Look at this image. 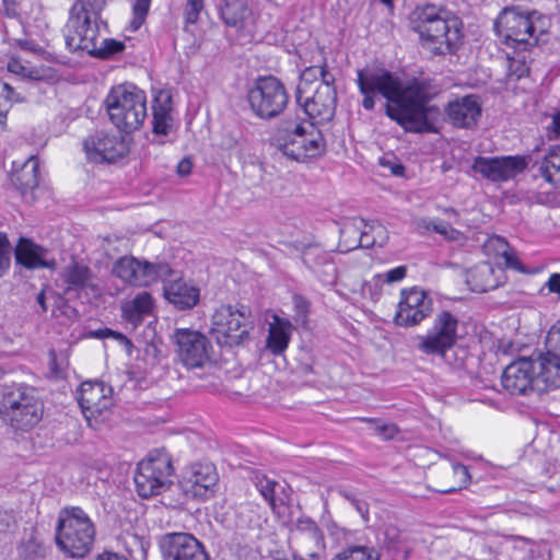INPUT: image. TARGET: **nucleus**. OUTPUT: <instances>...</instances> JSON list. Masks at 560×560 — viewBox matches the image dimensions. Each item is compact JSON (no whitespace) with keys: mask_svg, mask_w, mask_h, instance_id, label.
Instances as JSON below:
<instances>
[{"mask_svg":"<svg viewBox=\"0 0 560 560\" xmlns=\"http://www.w3.org/2000/svg\"><path fill=\"white\" fill-rule=\"evenodd\" d=\"M357 83L364 96L362 106L372 110L374 95L386 98L385 113L407 132H438L441 112L430 102L436 96L438 89L428 78H412L402 83L390 71L377 68H364L357 71Z\"/></svg>","mask_w":560,"mask_h":560,"instance_id":"nucleus-1","label":"nucleus"},{"mask_svg":"<svg viewBox=\"0 0 560 560\" xmlns=\"http://www.w3.org/2000/svg\"><path fill=\"white\" fill-rule=\"evenodd\" d=\"M107 0H75L69 11V19L65 26V40L72 50H83L89 55L102 59L109 58L125 49L124 42L113 38H103L107 32V23L102 12Z\"/></svg>","mask_w":560,"mask_h":560,"instance_id":"nucleus-2","label":"nucleus"},{"mask_svg":"<svg viewBox=\"0 0 560 560\" xmlns=\"http://www.w3.org/2000/svg\"><path fill=\"white\" fill-rule=\"evenodd\" d=\"M410 27L423 48L434 55L452 52L460 39V22L432 3L417 5L410 14Z\"/></svg>","mask_w":560,"mask_h":560,"instance_id":"nucleus-3","label":"nucleus"},{"mask_svg":"<svg viewBox=\"0 0 560 560\" xmlns=\"http://www.w3.org/2000/svg\"><path fill=\"white\" fill-rule=\"evenodd\" d=\"M546 26L542 14L518 7L504 8L494 22V31L504 44L523 49L537 44L538 34H544Z\"/></svg>","mask_w":560,"mask_h":560,"instance_id":"nucleus-4","label":"nucleus"},{"mask_svg":"<svg viewBox=\"0 0 560 560\" xmlns=\"http://www.w3.org/2000/svg\"><path fill=\"white\" fill-rule=\"evenodd\" d=\"M95 527L89 515L79 506L63 508L56 527V544L73 558H82L91 550Z\"/></svg>","mask_w":560,"mask_h":560,"instance_id":"nucleus-5","label":"nucleus"},{"mask_svg":"<svg viewBox=\"0 0 560 560\" xmlns=\"http://www.w3.org/2000/svg\"><path fill=\"white\" fill-rule=\"evenodd\" d=\"M2 420L15 430L27 431L43 417V404L35 388L25 384L4 386L0 402Z\"/></svg>","mask_w":560,"mask_h":560,"instance_id":"nucleus-6","label":"nucleus"},{"mask_svg":"<svg viewBox=\"0 0 560 560\" xmlns=\"http://www.w3.org/2000/svg\"><path fill=\"white\" fill-rule=\"evenodd\" d=\"M110 121L121 131L139 129L147 117V97L132 84H121L110 90L105 100Z\"/></svg>","mask_w":560,"mask_h":560,"instance_id":"nucleus-7","label":"nucleus"},{"mask_svg":"<svg viewBox=\"0 0 560 560\" xmlns=\"http://www.w3.org/2000/svg\"><path fill=\"white\" fill-rule=\"evenodd\" d=\"M278 150L296 162L320 156L326 149L325 139L314 124H296L292 129H279L276 136Z\"/></svg>","mask_w":560,"mask_h":560,"instance_id":"nucleus-8","label":"nucleus"},{"mask_svg":"<svg viewBox=\"0 0 560 560\" xmlns=\"http://www.w3.org/2000/svg\"><path fill=\"white\" fill-rule=\"evenodd\" d=\"M248 307L221 305L211 318L210 334L217 343L225 347H235L248 338L250 323Z\"/></svg>","mask_w":560,"mask_h":560,"instance_id":"nucleus-9","label":"nucleus"},{"mask_svg":"<svg viewBox=\"0 0 560 560\" xmlns=\"http://www.w3.org/2000/svg\"><path fill=\"white\" fill-rule=\"evenodd\" d=\"M174 471L171 456L165 451H154L138 464L135 474L137 492L142 498L158 495L170 488Z\"/></svg>","mask_w":560,"mask_h":560,"instance_id":"nucleus-10","label":"nucleus"},{"mask_svg":"<svg viewBox=\"0 0 560 560\" xmlns=\"http://www.w3.org/2000/svg\"><path fill=\"white\" fill-rule=\"evenodd\" d=\"M459 320L450 311L439 312L425 335L417 336L416 348L427 355H438L446 360L447 352L456 345Z\"/></svg>","mask_w":560,"mask_h":560,"instance_id":"nucleus-11","label":"nucleus"},{"mask_svg":"<svg viewBox=\"0 0 560 560\" xmlns=\"http://www.w3.org/2000/svg\"><path fill=\"white\" fill-rule=\"evenodd\" d=\"M247 100L257 117L272 119L284 110L289 95L283 83L276 77L269 75L256 80L248 91Z\"/></svg>","mask_w":560,"mask_h":560,"instance_id":"nucleus-12","label":"nucleus"},{"mask_svg":"<svg viewBox=\"0 0 560 560\" xmlns=\"http://www.w3.org/2000/svg\"><path fill=\"white\" fill-rule=\"evenodd\" d=\"M334 83L335 77L331 73H324L323 80H316L312 89L298 85L296 103L310 118L324 121L334 117L337 105Z\"/></svg>","mask_w":560,"mask_h":560,"instance_id":"nucleus-13","label":"nucleus"},{"mask_svg":"<svg viewBox=\"0 0 560 560\" xmlns=\"http://www.w3.org/2000/svg\"><path fill=\"white\" fill-rule=\"evenodd\" d=\"M112 273L126 284L147 287L158 280H165L172 273V268L167 264H153L126 255L114 262Z\"/></svg>","mask_w":560,"mask_h":560,"instance_id":"nucleus-14","label":"nucleus"},{"mask_svg":"<svg viewBox=\"0 0 560 560\" xmlns=\"http://www.w3.org/2000/svg\"><path fill=\"white\" fill-rule=\"evenodd\" d=\"M529 162L530 156L526 155L477 156L472 162L471 170L483 179L501 183L513 179L523 173Z\"/></svg>","mask_w":560,"mask_h":560,"instance_id":"nucleus-15","label":"nucleus"},{"mask_svg":"<svg viewBox=\"0 0 560 560\" xmlns=\"http://www.w3.org/2000/svg\"><path fill=\"white\" fill-rule=\"evenodd\" d=\"M173 341L179 361L188 369L201 368L209 361L212 346L202 332L177 328L173 334Z\"/></svg>","mask_w":560,"mask_h":560,"instance_id":"nucleus-16","label":"nucleus"},{"mask_svg":"<svg viewBox=\"0 0 560 560\" xmlns=\"http://www.w3.org/2000/svg\"><path fill=\"white\" fill-rule=\"evenodd\" d=\"M89 161L94 163H114L129 152L128 142L122 136L97 131L83 142Z\"/></svg>","mask_w":560,"mask_h":560,"instance_id":"nucleus-17","label":"nucleus"},{"mask_svg":"<svg viewBox=\"0 0 560 560\" xmlns=\"http://www.w3.org/2000/svg\"><path fill=\"white\" fill-rule=\"evenodd\" d=\"M401 299L395 314V324L401 327L419 325L433 311V302L429 294L420 289L402 290Z\"/></svg>","mask_w":560,"mask_h":560,"instance_id":"nucleus-18","label":"nucleus"},{"mask_svg":"<svg viewBox=\"0 0 560 560\" xmlns=\"http://www.w3.org/2000/svg\"><path fill=\"white\" fill-rule=\"evenodd\" d=\"M78 402L91 424L92 419L97 420L114 406L113 388L104 382H83L78 392Z\"/></svg>","mask_w":560,"mask_h":560,"instance_id":"nucleus-19","label":"nucleus"},{"mask_svg":"<svg viewBox=\"0 0 560 560\" xmlns=\"http://www.w3.org/2000/svg\"><path fill=\"white\" fill-rule=\"evenodd\" d=\"M160 549L164 560H210L203 545L188 533L164 535Z\"/></svg>","mask_w":560,"mask_h":560,"instance_id":"nucleus-20","label":"nucleus"},{"mask_svg":"<svg viewBox=\"0 0 560 560\" xmlns=\"http://www.w3.org/2000/svg\"><path fill=\"white\" fill-rule=\"evenodd\" d=\"M215 467L209 463H196L183 474L180 487L186 495L206 499L213 493L218 483Z\"/></svg>","mask_w":560,"mask_h":560,"instance_id":"nucleus-21","label":"nucleus"},{"mask_svg":"<svg viewBox=\"0 0 560 560\" xmlns=\"http://www.w3.org/2000/svg\"><path fill=\"white\" fill-rule=\"evenodd\" d=\"M501 382L511 395H527L529 392H536L530 357H523L510 363L502 373Z\"/></svg>","mask_w":560,"mask_h":560,"instance_id":"nucleus-22","label":"nucleus"},{"mask_svg":"<svg viewBox=\"0 0 560 560\" xmlns=\"http://www.w3.org/2000/svg\"><path fill=\"white\" fill-rule=\"evenodd\" d=\"M482 107L479 96L475 94L456 97L448 102L445 114L448 121L456 128L471 129L481 117Z\"/></svg>","mask_w":560,"mask_h":560,"instance_id":"nucleus-23","label":"nucleus"},{"mask_svg":"<svg viewBox=\"0 0 560 560\" xmlns=\"http://www.w3.org/2000/svg\"><path fill=\"white\" fill-rule=\"evenodd\" d=\"M536 392L545 393L560 387V359L550 353L530 357Z\"/></svg>","mask_w":560,"mask_h":560,"instance_id":"nucleus-24","label":"nucleus"},{"mask_svg":"<svg viewBox=\"0 0 560 560\" xmlns=\"http://www.w3.org/2000/svg\"><path fill=\"white\" fill-rule=\"evenodd\" d=\"M174 271L166 277L164 284V295L166 300L178 310H188L194 307L199 301V289L182 278L172 279Z\"/></svg>","mask_w":560,"mask_h":560,"instance_id":"nucleus-25","label":"nucleus"},{"mask_svg":"<svg viewBox=\"0 0 560 560\" xmlns=\"http://www.w3.org/2000/svg\"><path fill=\"white\" fill-rule=\"evenodd\" d=\"M15 260L18 264L28 269L35 268H54L55 260L46 258L47 250L33 242L21 237L14 249Z\"/></svg>","mask_w":560,"mask_h":560,"instance_id":"nucleus-26","label":"nucleus"},{"mask_svg":"<svg viewBox=\"0 0 560 560\" xmlns=\"http://www.w3.org/2000/svg\"><path fill=\"white\" fill-rule=\"evenodd\" d=\"M441 475L440 488L435 489L440 493H452L466 488L470 482V475L465 465L454 463L434 471Z\"/></svg>","mask_w":560,"mask_h":560,"instance_id":"nucleus-27","label":"nucleus"},{"mask_svg":"<svg viewBox=\"0 0 560 560\" xmlns=\"http://www.w3.org/2000/svg\"><path fill=\"white\" fill-rule=\"evenodd\" d=\"M293 325L287 318L278 315L273 316V322L269 324L267 348L271 353L281 354L289 346Z\"/></svg>","mask_w":560,"mask_h":560,"instance_id":"nucleus-28","label":"nucleus"},{"mask_svg":"<svg viewBox=\"0 0 560 560\" xmlns=\"http://www.w3.org/2000/svg\"><path fill=\"white\" fill-rule=\"evenodd\" d=\"M153 307V300L150 293L143 291L138 293L132 300L122 303V317L132 325L142 322L145 315H149Z\"/></svg>","mask_w":560,"mask_h":560,"instance_id":"nucleus-29","label":"nucleus"},{"mask_svg":"<svg viewBox=\"0 0 560 560\" xmlns=\"http://www.w3.org/2000/svg\"><path fill=\"white\" fill-rule=\"evenodd\" d=\"M153 131L167 135L168 120L172 112V96L167 91H159L153 100Z\"/></svg>","mask_w":560,"mask_h":560,"instance_id":"nucleus-30","label":"nucleus"},{"mask_svg":"<svg viewBox=\"0 0 560 560\" xmlns=\"http://www.w3.org/2000/svg\"><path fill=\"white\" fill-rule=\"evenodd\" d=\"M296 538L303 535H313V548H303V553L307 557L320 559L325 551V537L323 532L311 518L299 520L295 528Z\"/></svg>","mask_w":560,"mask_h":560,"instance_id":"nucleus-31","label":"nucleus"},{"mask_svg":"<svg viewBox=\"0 0 560 560\" xmlns=\"http://www.w3.org/2000/svg\"><path fill=\"white\" fill-rule=\"evenodd\" d=\"M252 14L245 0H224L221 16L226 25L243 28Z\"/></svg>","mask_w":560,"mask_h":560,"instance_id":"nucleus-32","label":"nucleus"},{"mask_svg":"<svg viewBox=\"0 0 560 560\" xmlns=\"http://www.w3.org/2000/svg\"><path fill=\"white\" fill-rule=\"evenodd\" d=\"M12 183L22 192H25L28 189H34L38 186V161L35 156H30L21 168L13 173Z\"/></svg>","mask_w":560,"mask_h":560,"instance_id":"nucleus-33","label":"nucleus"},{"mask_svg":"<svg viewBox=\"0 0 560 560\" xmlns=\"http://www.w3.org/2000/svg\"><path fill=\"white\" fill-rule=\"evenodd\" d=\"M383 548L396 560H407L410 553V548L405 542L400 530L395 526H387L383 533Z\"/></svg>","mask_w":560,"mask_h":560,"instance_id":"nucleus-34","label":"nucleus"},{"mask_svg":"<svg viewBox=\"0 0 560 560\" xmlns=\"http://www.w3.org/2000/svg\"><path fill=\"white\" fill-rule=\"evenodd\" d=\"M540 175L555 185L560 184V145H551L539 166Z\"/></svg>","mask_w":560,"mask_h":560,"instance_id":"nucleus-35","label":"nucleus"},{"mask_svg":"<svg viewBox=\"0 0 560 560\" xmlns=\"http://www.w3.org/2000/svg\"><path fill=\"white\" fill-rule=\"evenodd\" d=\"M119 540L131 560L145 559L150 542L144 537L127 530L121 534Z\"/></svg>","mask_w":560,"mask_h":560,"instance_id":"nucleus-36","label":"nucleus"},{"mask_svg":"<svg viewBox=\"0 0 560 560\" xmlns=\"http://www.w3.org/2000/svg\"><path fill=\"white\" fill-rule=\"evenodd\" d=\"M494 269L490 264H481L470 271V278L474 280L472 290L476 292H487L495 289L499 282L493 279Z\"/></svg>","mask_w":560,"mask_h":560,"instance_id":"nucleus-37","label":"nucleus"},{"mask_svg":"<svg viewBox=\"0 0 560 560\" xmlns=\"http://www.w3.org/2000/svg\"><path fill=\"white\" fill-rule=\"evenodd\" d=\"M91 277L92 272L90 268L75 261L70 264L63 273L68 289L75 290L86 287L91 280Z\"/></svg>","mask_w":560,"mask_h":560,"instance_id":"nucleus-38","label":"nucleus"},{"mask_svg":"<svg viewBox=\"0 0 560 560\" xmlns=\"http://www.w3.org/2000/svg\"><path fill=\"white\" fill-rule=\"evenodd\" d=\"M8 71L21 77L22 79L40 81L44 73L40 69L24 65L20 59L12 57L7 65Z\"/></svg>","mask_w":560,"mask_h":560,"instance_id":"nucleus-39","label":"nucleus"},{"mask_svg":"<svg viewBox=\"0 0 560 560\" xmlns=\"http://www.w3.org/2000/svg\"><path fill=\"white\" fill-rule=\"evenodd\" d=\"M347 234L353 235V244H351L348 249H354L358 247L370 248L372 246H376L375 240H373L369 228H364V230L361 231L359 226H346L341 230V235L346 236Z\"/></svg>","mask_w":560,"mask_h":560,"instance_id":"nucleus-40","label":"nucleus"},{"mask_svg":"<svg viewBox=\"0 0 560 560\" xmlns=\"http://www.w3.org/2000/svg\"><path fill=\"white\" fill-rule=\"evenodd\" d=\"M256 487L264 499L270 504L272 509L277 505L276 492L277 488H280V485L271 479L266 478L265 476L261 478H257Z\"/></svg>","mask_w":560,"mask_h":560,"instance_id":"nucleus-41","label":"nucleus"},{"mask_svg":"<svg viewBox=\"0 0 560 560\" xmlns=\"http://www.w3.org/2000/svg\"><path fill=\"white\" fill-rule=\"evenodd\" d=\"M332 560H377V558L372 549L351 547L338 553Z\"/></svg>","mask_w":560,"mask_h":560,"instance_id":"nucleus-42","label":"nucleus"},{"mask_svg":"<svg viewBox=\"0 0 560 560\" xmlns=\"http://www.w3.org/2000/svg\"><path fill=\"white\" fill-rule=\"evenodd\" d=\"M360 420L366 423H373L375 434L381 436L383 440H392L399 432L398 428L394 423L380 422L374 418H361Z\"/></svg>","mask_w":560,"mask_h":560,"instance_id":"nucleus-43","label":"nucleus"},{"mask_svg":"<svg viewBox=\"0 0 560 560\" xmlns=\"http://www.w3.org/2000/svg\"><path fill=\"white\" fill-rule=\"evenodd\" d=\"M12 246L5 233L0 232V278H2L11 266Z\"/></svg>","mask_w":560,"mask_h":560,"instance_id":"nucleus-44","label":"nucleus"},{"mask_svg":"<svg viewBox=\"0 0 560 560\" xmlns=\"http://www.w3.org/2000/svg\"><path fill=\"white\" fill-rule=\"evenodd\" d=\"M427 228L443 235L445 238L450 241H460L464 237L462 232L454 229L447 222L444 221H432L427 225Z\"/></svg>","mask_w":560,"mask_h":560,"instance_id":"nucleus-45","label":"nucleus"},{"mask_svg":"<svg viewBox=\"0 0 560 560\" xmlns=\"http://www.w3.org/2000/svg\"><path fill=\"white\" fill-rule=\"evenodd\" d=\"M294 316L295 324L305 326L307 324V317L310 313V303L302 295L293 296Z\"/></svg>","mask_w":560,"mask_h":560,"instance_id":"nucleus-46","label":"nucleus"},{"mask_svg":"<svg viewBox=\"0 0 560 560\" xmlns=\"http://www.w3.org/2000/svg\"><path fill=\"white\" fill-rule=\"evenodd\" d=\"M151 0H133L132 3V14L133 18L131 20V27L133 30H138L143 22L149 12Z\"/></svg>","mask_w":560,"mask_h":560,"instance_id":"nucleus-47","label":"nucleus"},{"mask_svg":"<svg viewBox=\"0 0 560 560\" xmlns=\"http://www.w3.org/2000/svg\"><path fill=\"white\" fill-rule=\"evenodd\" d=\"M257 521V513L252 505L244 504L240 506L236 514V525L240 528H249Z\"/></svg>","mask_w":560,"mask_h":560,"instance_id":"nucleus-48","label":"nucleus"},{"mask_svg":"<svg viewBox=\"0 0 560 560\" xmlns=\"http://www.w3.org/2000/svg\"><path fill=\"white\" fill-rule=\"evenodd\" d=\"M547 349L560 359V320L551 326L546 338Z\"/></svg>","mask_w":560,"mask_h":560,"instance_id":"nucleus-49","label":"nucleus"},{"mask_svg":"<svg viewBox=\"0 0 560 560\" xmlns=\"http://www.w3.org/2000/svg\"><path fill=\"white\" fill-rule=\"evenodd\" d=\"M203 9V0H187L184 18L186 24L197 23L199 15Z\"/></svg>","mask_w":560,"mask_h":560,"instance_id":"nucleus-50","label":"nucleus"},{"mask_svg":"<svg viewBox=\"0 0 560 560\" xmlns=\"http://www.w3.org/2000/svg\"><path fill=\"white\" fill-rule=\"evenodd\" d=\"M324 73H330L326 69V66L306 68L301 75V81L299 85H304L305 89H312L314 88L313 84L315 85V82H312L311 79L315 78L318 74L320 77V80H323Z\"/></svg>","mask_w":560,"mask_h":560,"instance_id":"nucleus-51","label":"nucleus"},{"mask_svg":"<svg viewBox=\"0 0 560 560\" xmlns=\"http://www.w3.org/2000/svg\"><path fill=\"white\" fill-rule=\"evenodd\" d=\"M380 165L388 168L394 176H404L405 166L395 155H383L380 158Z\"/></svg>","mask_w":560,"mask_h":560,"instance_id":"nucleus-52","label":"nucleus"},{"mask_svg":"<svg viewBox=\"0 0 560 560\" xmlns=\"http://www.w3.org/2000/svg\"><path fill=\"white\" fill-rule=\"evenodd\" d=\"M364 228L370 229V231L372 233V237H373V240H375L376 246L382 247L387 243L388 231L383 224H381L378 222H373L371 224L364 223Z\"/></svg>","mask_w":560,"mask_h":560,"instance_id":"nucleus-53","label":"nucleus"},{"mask_svg":"<svg viewBox=\"0 0 560 560\" xmlns=\"http://www.w3.org/2000/svg\"><path fill=\"white\" fill-rule=\"evenodd\" d=\"M407 268L405 266L396 267L385 273V282L393 283L402 280L406 277Z\"/></svg>","mask_w":560,"mask_h":560,"instance_id":"nucleus-54","label":"nucleus"},{"mask_svg":"<svg viewBox=\"0 0 560 560\" xmlns=\"http://www.w3.org/2000/svg\"><path fill=\"white\" fill-rule=\"evenodd\" d=\"M345 498L351 502V504L355 508V510L360 513L364 521L369 520V509L365 502L358 500L357 498L350 494H345Z\"/></svg>","mask_w":560,"mask_h":560,"instance_id":"nucleus-55","label":"nucleus"},{"mask_svg":"<svg viewBox=\"0 0 560 560\" xmlns=\"http://www.w3.org/2000/svg\"><path fill=\"white\" fill-rule=\"evenodd\" d=\"M0 95L8 101H19V95L14 92V89L7 82L0 81Z\"/></svg>","mask_w":560,"mask_h":560,"instance_id":"nucleus-56","label":"nucleus"},{"mask_svg":"<svg viewBox=\"0 0 560 560\" xmlns=\"http://www.w3.org/2000/svg\"><path fill=\"white\" fill-rule=\"evenodd\" d=\"M121 241H124V238L121 237H118V236H107L103 240V246L105 248V252L108 256L112 255V252H118L119 248L114 246L115 243H121Z\"/></svg>","mask_w":560,"mask_h":560,"instance_id":"nucleus-57","label":"nucleus"},{"mask_svg":"<svg viewBox=\"0 0 560 560\" xmlns=\"http://www.w3.org/2000/svg\"><path fill=\"white\" fill-rule=\"evenodd\" d=\"M546 287L548 288L549 292L556 293L560 296V273H551L548 278V281L546 282Z\"/></svg>","mask_w":560,"mask_h":560,"instance_id":"nucleus-58","label":"nucleus"},{"mask_svg":"<svg viewBox=\"0 0 560 560\" xmlns=\"http://www.w3.org/2000/svg\"><path fill=\"white\" fill-rule=\"evenodd\" d=\"M191 168H192V162L189 158H184L183 160H180L177 164V167H176V173L178 176H187L191 173Z\"/></svg>","mask_w":560,"mask_h":560,"instance_id":"nucleus-59","label":"nucleus"},{"mask_svg":"<svg viewBox=\"0 0 560 560\" xmlns=\"http://www.w3.org/2000/svg\"><path fill=\"white\" fill-rule=\"evenodd\" d=\"M505 266L515 270H522L521 261L513 254L509 253L506 249L503 250L502 254Z\"/></svg>","mask_w":560,"mask_h":560,"instance_id":"nucleus-60","label":"nucleus"},{"mask_svg":"<svg viewBox=\"0 0 560 560\" xmlns=\"http://www.w3.org/2000/svg\"><path fill=\"white\" fill-rule=\"evenodd\" d=\"M549 131L553 132L556 136H560V110L553 115Z\"/></svg>","mask_w":560,"mask_h":560,"instance_id":"nucleus-61","label":"nucleus"},{"mask_svg":"<svg viewBox=\"0 0 560 560\" xmlns=\"http://www.w3.org/2000/svg\"><path fill=\"white\" fill-rule=\"evenodd\" d=\"M298 540L300 541L302 552L303 548H313V535H303Z\"/></svg>","mask_w":560,"mask_h":560,"instance_id":"nucleus-62","label":"nucleus"},{"mask_svg":"<svg viewBox=\"0 0 560 560\" xmlns=\"http://www.w3.org/2000/svg\"><path fill=\"white\" fill-rule=\"evenodd\" d=\"M97 560H127V559H125L122 556H119L118 553L105 551V552L98 555Z\"/></svg>","mask_w":560,"mask_h":560,"instance_id":"nucleus-63","label":"nucleus"},{"mask_svg":"<svg viewBox=\"0 0 560 560\" xmlns=\"http://www.w3.org/2000/svg\"><path fill=\"white\" fill-rule=\"evenodd\" d=\"M36 302L37 304L40 306L42 308V312L45 313L47 312V305H46V293H45V290H42L37 296H36Z\"/></svg>","mask_w":560,"mask_h":560,"instance_id":"nucleus-64","label":"nucleus"}]
</instances>
